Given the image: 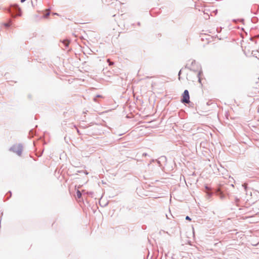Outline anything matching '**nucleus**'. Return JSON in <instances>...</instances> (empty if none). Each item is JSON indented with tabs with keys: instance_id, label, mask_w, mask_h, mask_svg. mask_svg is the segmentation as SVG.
Listing matches in <instances>:
<instances>
[{
	"instance_id": "423d86ee",
	"label": "nucleus",
	"mask_w": 259,
	"mask_h": 259,
	"mask_svg": "<svg viewBox=\"0 0 259 259\" xmlns=\"http://www.w3.org/2000/svg\"><path fill=\"white\" fill-rule=\"evenodd\" d=\"M186 219L187 220H189V221H190V220H191V219H190V217H188V216H187V217H186Z\"/></svg>"
},
{
	"instance_id": "39448f33",
	"label": "nucleus",
	"mask_w": 259,
	"mask_h": 259,
	"mask_svg": "<svg viewBox=\"0 0 259 259\" xmlns=\"http://www.w3.org/2000/svg\"><path fill=\"white\" fill-rule=\"evenodd\" d=\"M46 11L47 12V13L45 16V17H47L50 15L49 11L47 10H46Z\"/></svg>"
},
{
	"instance_id": "f03ea898",
	"label": "nucleus",
	"mask_w": 259,
	"mask_h": 259,
	"mask_svg": "<svg viewBox=\"0 0 259 259\" xmlns=\"http://www.w3.org/2000/svg\"><path fill=\"white\" fill-rule=\"evenodd\" d=\"M11 150L15 152L18 155H21L22 151V146L19 145H14L11 148Z\"/></svg>"
},
{
	"instance_id": "7ed1b4c3",
	"label": "nucleus",
	"mask_w": 259,
	"mask_h": 259,
	"mask_svg": "<svg viewBox=\"0 0 259 259\" xmlns=\"http://www.w3.org/2000/svg\"><path fill=\"white\" fill-rule=\"evenodd\" d=\"M62 42L66 47H68L70 43V41H69V40L66 39V40H64L63 41H62Z\"/></svg>"
},
{
	"instance_id": "6e6552de",
	"label": "nucleus",
	"mask_w": 259,
	"mask_h": 259,
	"mask_svg": "<svg viewBox=\"0 0 259 259\" xmlns=\"http://www.w3.org/2000/svg\"><path fill=\"white\" fill-rule=\"evenodd\" d=\"M26 1V0H21V2L23 3V2H24V1Z\"/></svg>"
},
{
	"instance_id": "20e7f679",
	"label": "nucleus",
	"mask_w": 259,
	"mask_h": 259,
	"mask_svg": "<svg viewBox=\"0 0 259 259\" xmlns=\"http://www.w3.org/2000/svg\"><path fill=\"white\" fill-rule=\"evenodd\" d=\"M81 192L79 190H77L76 192V197L78 198H80L81 197Z\"/></svg>"
},
{
	"instance_id": "f257e3e1",
	"label": "nucleus",
	"mask_w": 259,
	"mask_h": 259,
	"mask_svg": "<svg viewBox=\"0 0 259 259\" xmlns=\"http://www.w3.org/2000/svg\"><path fill=\"white\" fill-rule=\"evenodd\" d=\"M189 93L188 90L184 91L182 94L181 101L184 103H189L190 102Z\"/></svg>"
},
{
	"instance_id": "9d476101",
	"label": "nucleus",
	"mask_w": 259,
	"mask_h": 259,
	"mask_svg": "<svg viewBox=\"0 0 259 259\" xmlns=\"http://www.w3.org/2000/svg\"><path fill=\"white\" fill-rule=\"evenodd\" d=\"M5 25H6V26H8V24H5Z\"/></svg>"
},
{
	"instance_id": "0eeeda50",
	"label": "nucleus",
	"mask_w": 259,
	"mask_h": 259,
	"mask_svg": "<svg viewBox=\"0 0 259 259\" xmlns=\"http://www.w3.org/2000/svg\"><path fill=\"white\" fill-rule=\"evenodd\" d=\"M113 62H110L109 63V65H113Z\"/></svg>"
},
{
	"instance_id": "1a4fd4ad",
	"label": "nucleus",
	"mask_w": 259,
	"mask_h": 259,
	"mask_svg": "<svg viewBox=\"0 0 259 259\" xmlns=\"http://www.w3.org/2000/svg\"><path fill=\"white\" fill-rule=\"evenodd\" d=\"M107 61H108L109 63H110V60H109V59H108V60H107Z\"/></svg>"
}]
</instances>
